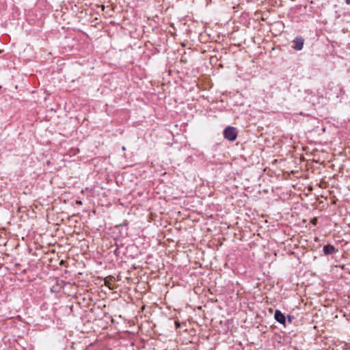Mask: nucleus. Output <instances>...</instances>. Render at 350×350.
<instances>
[{
  "label": "nucleus",
  "instance_id": "f257e3e1",
  "mask_svg": "<svg viewBox=\"0 0 350 350\" xmlns=\"http://www.w3.org/2000/svg\"><path fill=\"white\" fill-rule=\"evenodd\" d=\"M224 135L226 139L232 142L237 139V133L234 127L228 126L224 129Z\"/></svg>",
  "mask_w": 350,
  "mask_h": 350
},
{
  "label": "nucleus",
  "instance_id": "f03ea898",
  "mask_svg": "<svg viewBox=\"0 0 350 350\" xmlns=\"http://www.w3.org/2000/svg\"><path fill=\"white\" fill-rule=\"evenodd\" d=\"M292 42L293 45L291 46V47L293 49L296 51H301L304 46V39L301 36H298L294 38Z\"/></svg>",
  "mask_w": 350,
  "mask_h": 350
},
{
  "label": "nucleus",
  "instance_id": "7ed1b4c3",
  "mask_svg": "<svg viewBox=\"0 0 350 350\" xmlns=\"http://www.w3.org/2000/svg\"><path fill=\"white\" fill-rule=\"evenodd\" d=\"M323 253L325 255H330L333 254H336L338 252V249L336 248L334 245L327 244L324 245L323 249Z\"/></svg>",
  "mask_w": 350,
  "mask_h": 350
},
{
  "label": "nucleus",
  "instance_id": "20e7f679",
  "mask_svg": "<svg viewBox=\"0 0 350 350\" xmlns=\"http://www.w3.org/2000/svg\"><path fill=\"white\" fill-rule=\"evenodd\" d=\"M274 318L278 323L282 325H285L286 317L281 311L276 310L275 312Z\"/></svg>",
  "mask_w": 350,
  "mask_h": 350
},
{
  "label": "nucleus",
  "instance_id": "39448f33",
  "mask_svg": "<svg viewBox=\"0 0 350 350\" xmlns=\"http://www.w3.org/2000/svg\"><path fill=\"white\" fill-rule=\"evenodd\" d=\"M345 3H346L347 5H349V4H350V0H345Z\"/></svg>",
  "mask_w": 350,
  "mask_h": 350
}]
</instances>
